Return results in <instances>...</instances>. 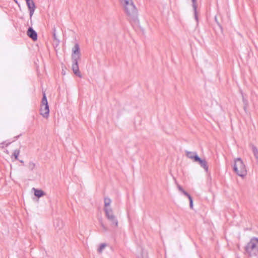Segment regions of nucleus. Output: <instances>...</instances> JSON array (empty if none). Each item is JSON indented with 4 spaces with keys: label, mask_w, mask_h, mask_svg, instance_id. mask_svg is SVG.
<instances>
[{
    "label": "nucleus",
    "mask_w": 258,
    "mask_h": 258,
    "mask_svg": "<svg viewBox=\"0 0 258 258\" xmlns=\"http://www.w3.org/2000/svg\"><path fill=\"white\" fill-rule=\"evenodd\" d=\"M119 1L128 18L130 20L136 21L138 18V12L133 0H119Z\"/></svg>",
    "instance_id": "f257e3e1"
},
{
    "label": "nucleus",
    "mask_w": 258,
    "mask_h": 258,
    "mask_svg": "<svg viewBox=\"0 0 258 258\" xmlns=\"http://www.w3.org/2000/svg\"><path fill=\"white\" fill-rule=\"evenodd\" d=\"M234 171L239 176L244 177L246 175L247 170L245 164L240 158L234 159Z\"/></svg>",
    "instance_id": "f03ea898"
},
{
    "label": "nucleus",
    "mask_w": 258,
    "mask_h": 258,
    "mask_svg": "<svg viewBox=\"0 0 258 258\" xmlns=\"http://www.w3.org/2000/svg\"><path fill=\"white\" fill-rule=\"evenodd\" d=\"M245 249L249 255H256L258 254V238H252L247 243Z\"/></svg>",
    "instance_id": "7ed1b4c3"
},
{
    "label": "nucleus",
    "mask_w": 258,
    "mask_h": 258,
    "mask_svg": "<svg viewBox=\"0 0 258 258\" xmlns=\"http://www.w3.org/2000/svg\"><path fill=\"white\" fill-rule=\"evenodd\" d=\"M41 115L44 117L47 118L49 115V109L45 93L43 92V97L41 101V105L40 108Z\"/></svg>",
    "instance_id": "20e7f679"
},
{
    "label": "nucleus",
    "mask_w": 258,
    "mask_h": 258,
    "mask_svg": "<svg viewBox=\"0 0 258 258\" xmlns=\"http://www.w3.org/2000/svg\"><path fill=\"white\" fill-rule=\"evenodd\" d=\"M105 215L107 219L109 224L113 229H116L118 227V222L116 216L114 215L113 210L105 212Z\"/></svg>",
    "instance_id": "39448f33"
},
{
    "label": "nucleus",
    "mask_w": 258,
    "mask_h": 258,
    "mask_svg": "<svg viewBox=\"0 0 258 258\" xmlns=\"http://www.w3.org/2000/svg\"><path fill=\"white\" fill-rule=\"evenodd\" d=\"M72 64H78V60L80 57V51L79 45L76 43L72 49Z\"/></svg>",
    "instance_id": "423d86ee"
},
{
    "label": "nucleus",
    "mask_w": 258,
    "mask_h": 258,
    "mask_svg": "<svg viewBox=\"0 0 258 258\" xmlns=\"http://www.w3.org/2000/svg\"><path fill=\"white\" fill-rule=\"evenodd\" d=\"M194 162H198L201 167L204 168L206 172H208V165L207 162L205 159H202L198 156L196 158V160Z\"/></svg>",
    "instance_id": "0eeeda50"
},
{
    "label": "nucleus",
    "mask_w": 258,
    "mask_h": 258,
    "mask_svg": "<svg viewBox=\"0 0 258 258\" xmlns=\"http://www.w3.org/2000/svg\"><path fill=\"white\" fill-rule=\"evenodd\" d=\"M26 2L29 11L30 17L31 18L36 9L35 3L33 0L26 1Z\"/></svg>",
    "instance_id": "6e6552de"
},
{
    "label": "nucleus",
    "mask_w": 258,
    "mask_h": 258,
    "mask_svg": "<svg viewBox=\"0 0 258 258\" xmlns=\"http://www.w3.org/2000/svg\"><path fill=\"white\" fill-rule=\"evenodd\" d=\"M27 35L33 41L37 40V34L32 27H29L28 28L27 31Z\"/></svg>",
    "instance_id": "1a4fd4ad"
},
{
    "label": "nucleus",
    "mask_w": 258,
    "mask_h": 258,
    "mask_svg": "<svg viewBox=\"0 0 258 258\" xmlns=\"http://www.w3.org/2000/svg\"><path fill=\"white\" fill-rule=\"evenodd\" d=\"M104 212L112 210V209L110 206V204L111 203V199L108 198H105L104 199Z\"/></svg>",
    "instance_id": "9d476101"
},
{
    "label": "nucleus",
    "mask_w": 258,
    "mask_h": 258,
    "mask_svg": "<svg viewBox=\"0 0 258 258\" xmlns=\"http://www.w3.org/2000/svg\"><path fill=\"white\" fill-rule=\"evenodd\" d=\"M192 2V6L194 9V16H195V19H196V21L198 22V14H197V0H191Z\"/></svg>",
    "instance_id": "9b49d317"
},
{
    "label": "nucleus",
    "mask_w": 258,
    "mask_h": 258,
    "mask_svg": "<svg viewBox=\"0 0 258 258\" xmlns=\"http://www.w3.org/2000/svg\"><path fill=\"white\" fill-rule=\"evenodd\" d=\"M185 155L187 158L192 160L193 161H195L196 158L198 157L196 152L188 151H185Z\"/></svg>",
    "instance_id": "f8f14e48"
},
{
    "label": "nucleus",
    "mask_w": 258,
    "mask_h": 258,
    "mask_svg": "<svg viewBox=\"0 0 258 258\" xmlns=\"http://www.w3.org/2000/svg\"><path fill=\"white\" fill-rule=\"evenodd\" d=\"M33 190L34 191V195L37 198H40L45 195V192L41 189L33 188Z\"/></svg>",
    "instance_id": "ddd939ff"
},
{
    "label": "nucleus",
    "mask_w": 258,
    "mask_h": 258,
    "mask_svg": "<svg viewBox=\"0 0 258 258\" xmlns=\"http://www.w3.org/2000/svg\"><path fill=\"white\" fill-rule=\"evenodd\" d=\"M72 70L76 76L80 78L82 77V74L79 71V66H72Z\"/></svg>",
    "instance_id": "4468645a"
},
{
    "label": "nucleus",
    "mask_w": 258,
    "mask_h": 258,
    "mask_svg": "<svg viewBox=\"0 0 258 258\" xmlns=\"http://www.w3.org/2000/svg\"><path fill=\"white\" fill-rule=\"evenodd\" d=\"M182 192L188 198V199L189 200V207L191 209H192L193 208V201H192V199L191 197L184 190H183L182 191Z\"/></svg>",
    "instance_id": "2eb2a0df"
},
{
    "label": "nucleus",
    "mask_w": 258,
    "mask_h": 258,
    "mask_svg": "<svg viewBox=\"0 0 258 258\" xmlns=\"http://www.w3.org/2000/svg\"><path fill=\"white\" fill-rule=\"evenodd\" d=\"M182 192L188 198V199L189 200V207L191 209H192L193 208V201H192V199L191 197L184 190H183L182 191Z\"/></svg>",
    "instance_id": "dca6fc26"
},
{
    "label": "nucleus",
    "mask_w": 258,
    "mask_h": 258,
    "mask_svg": "<svg viewBox=\"0 0 258 258\" xmlns=\"http://www.w3.org/2000/svg\"><path fill=\"white\" fill-rule=\"evenodd\" d=\"M251 149H252L253 155H254L255 158L256 159L257 162L258 163V150H257V148L253 145L251 146Z\"/></svg>",
    "instance_id": "f3484780"
},
{
    "label": "nucleus",
    "mask_w": 258,
    "mask_h": 258,
    "mask_svg": "<svg viewBox=\"0 0 258 258\" xmlns=\"http://www.w3.org/2000/svg\"><path fill=\"white\" fill-rule=\"evenodd\" d=\"M140 253L137 254L138 258H147V255L146 252L144 251L141 248L140 249Z\"/></svg>",
    "instance_id": "a211bd4d"
},
{
    "label": "nucleus",
    "mask_w": 258,
    "mask_h": 258,
    "mask_svg": "<svg viewBox=\"0 0 258 258\" xmlns=\"http://www.w3.org/2000/svg\"><path fill=\"white\" fill-rule=\"evenodd\" d=\"M106 246V244L105 243H102L100 244L99 248L98 249V252L101 253L102 250L104 249V248Z\"/></svg>",
    "instance_id": "6ab92c4d"
},
{
    "label": "nucleus",
    "mask_w": 258,
    "mask_h": 258,
    "mask_svg": "<svg viewBox=\"0 0 258 258\" xmlns=\"http://www.w3.org/2000/svg\"><path fill=\"white\" fill-rule=\"evenodd\" d=\"M19 154H20L19 150H16L14 151L13 156H14L16 160L18 159V156H19Z\"/></svg>",
    "instance_id": "aec40b11"
},
{
    "label": "nucleus",
    "mask_w": 258,
    "mask_h": 258,
    "mask_svg": "<svg viewBox=\"0 0 258 258\" xmlns=\"http://www.w3.org/2000/svg\"><path fill=\"white\" fill-rule=\"evenodd\" d=\"M53 37L54 41H56L57 44H58L59 42V40L57 39L55 33V29H54L53 32Z\"/></svg>",
    "instance_id": "412c9836"
},
{
    "label": "nucleus",
    "mask_w": 258,
    "mask_h": 258,
    "mask_svg": "<svg viewBox=\"0 0 258 258\" xmlns=\"http://www.w3.org/2000/svg\"><path fill=\"white\" fill-rule=\"evenodd\" d=\"M100 225H101V226L102 227V228L103 229V231L104 232H106V231H108V228L107 227V226H106L103 223V222H102V221H100Z\"/></svg>",
    "instance_id": "4be33fe9"
},
{
    "label": "nucleus",
    "mask_w": 258,
    "mask_h": 258,
    "mask_svg": "<svg viewBox=\"0 0 258 258\" xmlns=\"http://www.w3.org/2000/svg\"><path fill=\"white\" fill-rule=\"evenodd\" d=\"M35 166V164L33 162H30L28 165V167L30 170H33Z\"/></svg>",
    "instance_id": "5701e85b"
},
{
    "label": "nucleus",
    "mask_w": 258,
    "mask_h": 258,
    "mask_svg": "<svg viewBox=\"0 0 258 258\" xmlns=\"http://www.w3.org/2000/svg\"><path fill=\"white\" fill-rule=\"evenodd\" d=\"M243 101L244 104V110H245L247 104V101L246 100H244V99L243 98Z\"/></svg>",
    "instance_id": "b1692460"
},
{
    "label": "nucleus",
    "mask_w": 258,
    "mask_h": 258,
    "mask_svg": "<svg viewBox=\"0 0 258 258\" xmlns=\"http://www.w3.org/2000/svg\"><path fill=\"white\" fill-rule=\"evenodd\" d=\"M177 188L179 189V191L182 192L184 189L182 188V187L179 184H177Z\"/></svg>",
    "instance_id": "393cba45"
},
{
    "label": "nucleus",
    "mask_w": 258,
    "mask_h": 258,
    "mask_svg": "<svg viewBox=\"0 0 258 258\" xmlns=\"http://www.w3.org/2000/svg\"><path fill=\"white\" fill-rule=\"evenodd\" d=\"M59 225H60V226H62L63 224H62V221H58V226H59Z\"/></svg>",
    "instance_id": "a878e982"
},
{
    "label": "nucleus",
    "mask_w": 258,
    "mask_h": 258,
    "mask_svg": "<svg viewBox=\"0 0 258 258\" xmlns=\"http://www.w3.org/2000/svg\"><path fill=\"white\" fill-rule=\"evenodd\" d=\"M14 1L19 6H20V4L18 2L17 0H14Z\"/></svg>",
    "instance_id": "bb28decb"
},
{
    "label": "nucleus",
    "mask_w": 258,
    "mask_h": 258,
    "mask_svg": "<svg viewBox=\"0 0 258 258\" xmlns=\"http://www.w3.org/2000/svg\"><path fill=\"white\" fill-rule=\"evenodd\" d=\"M62 74L64 75L66 74V72H65V71H64V69H62Z\"/></svg>",
    "instance_id": "cd10ccee"
},
{
    "label": "nucleus",
    "mask_w": 258,
    "mask_h": 258,
    "mask_svg": "<svg viewBox=\"0 0 258 258\" xmlns=\"http://www.w3.org/2000/svg\"><path fill=\"white\" fill-rule=\"evenodd\" d=\"M10 144V143H8V144H7L6 146H8Z\"/></svg>",
    "instance_id": "c85d7f7f"
},
{
    "label": "nucleus",
    "mask_w": 258,
    "mask_h": 258,
    "mask_svg": "<svg viewBox=\"0 0 258 258\" xmlns=\"http://www.w3.org/2000/svg\"><path fill=\"white\" fill-rule=\"evenodd\" d=\"M20 162H21V163H23V161L22 160H20Z\"/></svg>",
    "instance_id": "c756f323"
}]
</instances>
